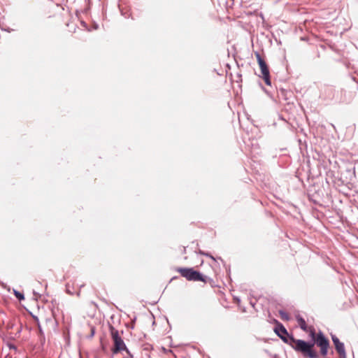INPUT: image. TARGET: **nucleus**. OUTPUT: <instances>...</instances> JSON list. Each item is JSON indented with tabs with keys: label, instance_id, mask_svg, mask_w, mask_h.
<instances>
[{
	"label": "nucleus",
	"instance_id": "obj_5",
	"mask_svg": "<svg viewBox=\"0 0 358 358\" xmlns=\"http://www.w3.org/2000/svg\"><path fill=\"white\" fill-rule=\"evenodd\" d=\"M255 56L259 64L261 73L262 74V77L266 84L268 86H271L270 74L267 64H266L265 61L262 58L259 52H255Z\"/></svg>",
	"mask_w": 358,
	"mask_h": 358
},
{
	"label": "nucleus",
	"instance_id": "obj_4",
	"mask_svg": "<svg viewBox=\"0 0 358 358\" xmlns=\"http://www.w3.org/2000/svg\"><path fill=\"white\" fill-rule=\"evenodd\" d=\"M176 271L189 281L206 282L207 277L193 268H178Z\"/></svg>",
	"mask_w": 358,
	"mask_h": 358
},
{
	"label": "nucleus",
	"instance_id": "obj_12",
	"mask_svg": "<svg viewBox=\"0 0 358 358\" xmlns=\"http://www.w3.org/2000/svg\"><path fill=\"white\" fill-rule=\"evenodd\" d=\"M94 335V327L91 328V335L90 336L92 337Z\"/></svg>",
	"mask_w": 358,
	"mask_h": 358
},
{
	"label": "nucleus",
	"instance_id": "obj_7",
	"mask_svg": "<svg viewBox=\"0 0 358 358\" xmlns=\"http://www.w3.org/2000/svg\"><path fill=\"white\" fill-rule=\"evenodd\" d=\"M296 318L297 322H298L300 328L302 330L307 331V324H306L305 320L300 315H297Z\"/></svg>",
	"mask_w": 358,
	"mask_h": 358
},
{
	"label": "nucleus",
	"instance_id": "obj_10",
	"mask_svg": "<svg viewBox=\"0 0 358 358\" xmlns=\"http://www.w3.org/2000/svg\"><path fill=\"white\" fill-rule=\"evenodd\" d=\"M199 254H201V255H205V256H206V257H210V259H213V261H215V262L216 261L215 258L213 256H212V255H211L210 253H208V252H203V251H202V250H199Z\"/></svg>",
	"mask_w": 358,
	"mask_h": 358
},
{
	"label": "nucleus",
	"instance_id": "obj_6",
	"mask_svg": "<svg viewBox=\"0 0 358 358\" xmlns=\"http://www.w3.org/2000/svg\"><path fill=\"white\" fill-rule=\"evenodd\" d=\"M331 336L335 350L338 354L339 358H347L344 343L341 342L336 335L331 334Z\"/></svg>",
	"mask_w": 358,
	"mask_h": 358
},
{
	"label": "nucleus",
	"instance_id": "obj_3",
	"mask_svg": "<svg viewBox=\"0 0 358 358\" xmlns=\"http://www.w3.org/2000/svg\"><path fill=\"white\" fill-rule=\"evenodd\" d=\"M274 331L285 343L290 345L295 350L298 339L295 338L292 334H289L282 324L276 321Z\"/></svg>",
	"mask_w": 358,
	"mask_h": 358
},
{
	"label": "nucleus",
	"instance_id": "obj_16",
	"mask_svg": "<svg viewBox=\"0 0 358 358\" xmlns=\"http://www.w3.org/2000/svg\"><path fill=\"white\" fill-rule=\"evenodd\" d=\"M66 287H67V288H66L67 292H68L69 293H71V292H71V289H69V288H68V285H67Z\"/></svg>",
	"mask_w": 358,
	"mask_h": 358
},
{
	"label": "nucleus",
	"instance_id": "obj_17",
	"mask_svg": "<svg viewBox=\"0 0 358 358\" xmlns=\"http://www.w3.org/2000/svg\"><path fill=\"white\" fill-rule=\"evenodd\" d=\"M237 87H241V86L240 85H238Z\"/></svg>",
	"mask_w": 358,
	"mask_h": 358
},
{
	"label": "nucleus",
	"instance_id": "obj_14",
	"mask_svg": "<svg viewBox=\"0 0 358 358\" xmlns=\"http://www.w3.org/2000/svg\"><path fill=\"white\" fill-rule=\"evenodd\" d=\"M285 92V91H284V90L280 91L282 96H284Z\"/></svg>",
	"mask_w": 358,
	"mask_h": 358
},
{
	"label": "nucleus",
	"instance_id": "obj_2",
	"mask_svg": "<svg viewBox=\"0 0 358 358\" xmlns=\"http://www.w3.org/2000/svg\"><path fill=\"white\" fill-rule=\"evenodd\" d=\"M109 330L113 341V348H112L113 354H117L124 350L128 354L130 358H133V355L127 348L123 339L119 334L118 330L110 324L109 325Z\"/></svg>",
	"mask_w": 358,
	"mask_h": 358
},
{
	"label": "nucleus",
	"instance_id": "obj_13",
	"mask_svg": "<svg viewBox=\"0 0 358 358\" xmlns=\"http://www.w3.org/2000/svg\"><path fill=\"white\" fill-rule=\"evenodd\" d=\"M266 92V94L268 95V96H271V94H270V91H268V90H266L265 91Z\"/></svg>",
	"mask_w": 358,
	"mask_h": 358
},
{
	"label": "nucleus",
	"instance_id": "obj_9",
	"mask_svg": "<svg viewBox=\"0 0 358 358\" xmlns=\"http://www.w3.org/2000/svg\"><path fill=\"white\" fill-rule=\"evenodd\" d=\"M279 314L283 320L287 321L289 320V315L284 310H279Z\"/></svg>",
	"mask_w": 358,
	"mask_h": 358
},
{
	"label": "nucleus",
	"instance_id": "obj_1",
	"mask_svg": "<svg viewBox=\"0 0 358 358\" xmlns=\"http://www.w3.org/2000/svg\"><path fill=\"white\" fill-rule=\"evenodd\" d=\"M309 335L311 338L309 341L301 339L296 341L295 351L301 353L304 357L307 358H319L320 355L325 357L330 345L329 339L321 331L316 333L313 327Z\"/></svg>",
	"mask_w": 358,
	"mask_h": 358
},
{
	"label": "nucleus",
	"instance_id": "obj_18",
	"mask_svg": "<svg viewBox=\"0 0 358 358\" xmlns=\"http://www.w3.org/2000/svg\"><path fill=\"white\" fill-rule=\"evenodd\" d=\"M124 358H128V357H124Z\"/></svg>",
	"mask_w": 358,
	"mask_h": 358
},
{
	"label": "nucleus",
	"instance_id": "obj_11",
	"mask_svg": "<svg viewBox=\"0 0 358 358\" xmlns=\"http://www.w3.org/2000/svg\"><path fill=\"white\" fill-rule=\"evenodd\" d=\"M8 346L10 350L13 349L14 350H17V347L13 343H8Z\"/></svg>",
	"mask_w": 358,
	"mask_h": 358
},
{
	"label": "nucleus",
	"instance_id": "obj_8",
	"mask_svg": "<svg viewBox=\"0 0 358 358\" xmlns=\"http://www.w3.org/2000/svg\"><path fill=\"white\" fill-rule=\"evenodd\" d=\"M13 294L19 301H22L24 299V294L15 289H13Z\"/></svg>",
	"mask_w": 358,
	"mask_h": 358
},
{
	"label": "nucleus",
	"instance_id": "obj_15",
	"mask_svg": "<svg viewBox=\"0 0 358 358\" xmlns=\"http://www.w3.org/2000/svg\"><path fill=\"white\" fill-rule=\"evenodd\" d=\"M66 287H67V288H66L67 292H68L69 293H71V292H71V289H69V288H68V285H67Z\"/></svg>",
	"mask_w": 358,
	"mask_h": 358
}]
</instances>
